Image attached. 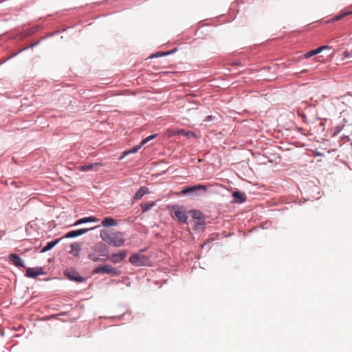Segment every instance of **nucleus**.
I'll return each mask as SVG.
<instances>
[{"mask_svg":"<svg viewBox=\"0 0 352 352\" xmlns=\"http://www.w3.org/2000/svg\"><path fill=\"white\" fill-rule=\"evenodd\" d=\"M100 237L103 241L113 247H121L124 243V235L121 232L101 231Z\"/></svg>","mask_w":352,"mask_h":352,"instance_id":"obj_1","label":"nucleus"},{"mask_svg":"<svg viewBox=\"0 0 352 352\" xmlns=\"http://www.w3.org/2000/svg\"><path fill=\"white\" fill-rule=\"evenodd\" d=\"M94 274H108L114 276H118L121 274V271L110 265H100L93 270Z\"/></svg>","mask_w":352,"mask_h":352,"instance_id":"obj_2","label":"nucleus"},{"mask_svg":"<svg viewBox=\"0 0 352 352\" xmlns=\"http://www.w3.org/2000/svg\"><path fill=\"white\" fill-rule=\"evenodd\" d=\"M199 190H202L204 191L206 190V186L201 184H198L194 186H188L185 187L183 189L181 190V191L179 192L180 195H190V196H197V191ZM178 195V192H177Z\"/></svg>","mask_w":352,"mask_h":352,"instance_id":"obj_3","label":"nucleus"},{"mask_svg":"<svg viewBox=\"0 0 352 352\" xmlns=\"http://www.w3.org/2000/svg\"><path fill=\"white\" fill-rule=\"evenodd\" d=\"M130 263L135 266L146 265L149 263V259L143 254H133L129 258Z\"/></svg>","mask_w":352,"mask_h":352,"instance_id":"obj_4","label":"nucleus"},{"mask_svg":"<svg viewBox=\"0 0 352 352\" xmlns=\"http://www.w3.org/2000/svg\"><path fill=\"white\" fill-rule=\"evenodd\" d=\"M44 274L42 267H28L26 269L25 276L29 278H36L38 275Z\"/></svg>","mask_w":352,"mask_h":352,"instance_id":"obj_5","label":"nucleus"},{"mask_svg":"<svg viewBox=\"0 0 352 352\" xmlns=\"http://www.w3.org/2000/svg\"><path fill=\"white\" fill-rule=\"evenodd\" d=\"M96 228V227H93V228H82V229H79V230H72V231H70V232H67L62 238L63 239H64V238H74V237L80 236L82 234H84L87 233L89 230H93V229H94Z\"/></svg>","mask_w":352,"mask_h":352,"instance_id":"obj_6","label":"nucleus"},{"mask_svg":"<svg viewBox=\"0 0 352 352\" xmlns=\"http://www.w3.org/2000/svg\"><path fill=\"white\" fill-rule=\"evenodd\" d=\"M126 256V252L125 250H122L117 254H113L110 256H108V259H109L113 263H118L123 261Z\"/></svg>","mask_w":352,"mask_h":352,"instance_id":"obj_7","label":"nucleus"},{"mask_svg":"<svg viewBox=\"0 0 352 352\" xmlns=\"http://www.w3.org/2000/svg\"><path fill=\"white\" fill-rule=\"evenodd\" d=\"M10 261L16 267H25V265L22 259L16 254H11L9 256Z\"/></svg>","mask_w":352,"mask_h":352,"instance_id":"obj_8","label":"nucleus"},{"mask_svg":"<svg viewBox=\"0 0 352 352\" xmlns=\"http://www.w3.org/2000/svg\"><path fill=\"white\" fill-rule=\"evenodd\" d=\"M101 166H102V164L97 162V163L91 164L89 165H85V166H80L78 168V169L80 171L87 172V171H90L92 170H98L99 169V168Z\"/></svg>","mask_w":352,"mask_h":352,"instance_id":"obj_9","label":"nucleus"},{"mask_svg":"<svg viewBox=\"0 0 352 352\" xmlns=\"http://www.w3.org/2000/svg\"><path fill=\"white\" fill-rule=\"evenodd\" d=\"M149 192L148 188L145 186H142L134 195L133 199L135 200L140 199L144 195Z\"/></svg>","mask_w":352,"mask_h":352,"instance_id":"obj_10","label":"nucleus"},{"mask_svg":"<svg viewBox=\"0 0 352 352\" xmlns=\"http://www.w3.org/2000/svg\"><path fill=\"white\" fill-rule=\"evenodd\" d=\"M98 219L96 218L95 217L91 216V217H85V218H82V219L77 220L74 223V226H78V225L85 223H88V222H98Z\"/></svg>","mask_w":352,"mask_h":352,"instance_id":"obj_11","label":"nucleus"},{"mask_svg":"<svg viewBox=\"0 0 352 352\" xmlns=\"http://www.w3.org/2000/svg\"><path fill=\"white\" fill-rule=\"evenodd\" d=\"M234 201L238 203H243L245 201V195L239 191H234L232 193Z\"/></svg>","mask_w":352,"mask_h":352,"instance_id":"obj_12","label":"nucleus"},{"mask_svg":"<svg viewBox=\"0 0 352 352\" xmlns=\"http://www.w3.org/2000/svg\"><path fill=\"white\" fill-rule=\"evenodd\" d=\"M63 239V238H59V239H57L54 241H50L49 243H47V245H45L41 250V252H45L50 250H51L52 248H53L56 245H57L61 240Z\"/></svg>","mask_w":352,"mask_h":352,"instance_id":"obj_13","label":"nucleus"},{"mask_svg":"<svg viewBox=\"0 0 352 352\" xmlns=\"http://www.w3.org/2000/svg\"><path fill=\"white\" fill-rule=\"evenodd\" d=\"M143 145H141V143L138 145V146H135L134 147H133L132 148L129 149V150H127V151H124L121 156L120 157V160H122L124 156H126V155H129V154H131V153H135L136 152L138 151V150Z\"/></svg>","mask_w":352,"mask_h":352,"instance_id":"obj_14","label":"nucleus"},{"mask_svg":"<svg viewBox=\"0 0 352 352\" xmlns=\"http://www.w3.org/2000/svg\"><path fill=\"white\" fill-rule=\"evenodd\" d=\"M71 250L69 251V254L75 256H79V252L80 251V246L78 243H74L71 245Z\"/></svg>","mask_w":352,"mask_h":352,"instance_id":"obj_15","label":"nucleus"},{"mask_svg":"<svg viewBox=\"0 0 352 352\" xmlns=\"http://www.w3.org/2000/svg\"><path fill=\"white\" fill-rule=\"evenodd\" d=\"M102 225L104 227L115 226L117 225V223L116 220L111 217H105L102 221Z\"/></svg>","mask_w":352,"mask_h":352,"instance_id":"obj_16","label":"nucleus"},{"mask_svg":"<svg viewBox=\"0 0 352 352\" xmlns=\"http://www.w3.org/2000/svg\"><path fill=\"white\" fill-rule=\"evenodd\" d=\"M155 204V201H150L148 203H142L140 206L143 212H147L152 208Z\"/></svg>","mask_w":352,"mask_h":352,"instance_id":"obj_17","label":"nucleus"},{"mask_svg":"<svg viewBox=\"0 0 352 352\" xmlns=\"http://www.w3.org/2000/svg\"><path fill=\"white\" fill-rule=\"evenodd\" d=\"M189 213L192 215V217L194 219H198V220H201V219H204V215H203V214L200 211H198V210H190V211H189Z\"/></svg>","mask_w":352,"mask_h":352,"instance_id":"obj_18","label":"nucleus"},{"mask_svg":"<svg viewBox=\"0 0 352 352\" xmlns=\"http://www.w3.org/2000/svg\"><path fill=\"white\" fill-rule=\"evenodd\" d=\"M319 53H320V50H318V48H317V49H316V50H314L309 51V52H308L307 53H306V54L304 55V57H305V58H310V57H311V56H314V55H316V54H319Z\"/></svg>","mask_w":352,"mask_h":352,"instance_id":"obj_19","label":"nucleus"},{"mask_svg":"<svg viewBox=\"0 0 352 352\" xmlns=\"http://www.w3.org/2000/svg\"><path fill=\"white\" fill-rule=\"evenodd\" d=\"M352 12H341L340 14H338V16H336L335 18H334V20L335 21H339L342 19H343L344 17L349 15L350 14H351Z\"/></svg>","mask_w":352,"mask_h":352,"instance_id":"obj_20","label":"nucleus"},{"mask_svg":"<svg viewBox=\"0 0 352 352\" xmlns=\"http://www.w3.org/2000/svg\"><path fill=\"white\" fill-rule=\"evenodd\" d=\"M177 219L180 221L185 222L187 219V216L186 214L177 210Z\"/></svg>","mask_w":352,"mask_h":352,"instance_id":"obj_21","label":"nucleus"},{"mask_svg":"<svg viewBox=\"0 0 352 352\" xmlns=\"http://www.w3.org/2000/svg\"><path fill=\"white\" fill-rule=\"evenodd\" d=\"M69 278L70 280H76V282H79V283H81L82 281H84L85 278L82 276H72V275H69Z\"/></svg>","mask_w":352,"mask_h":352,"instance_id":"obj_22","label":"nucleus"},{"mask_svg":"<svg viewBox=\"0 0 352 352\" xmlns=\"http://www.w3.org/2000/svg\"><path fill=\"white\" fill-rule=\"evenodd\" d=\"M156 136H157V135L154 134V135H151L146 137V138L142 140V141L141 142V145H144L145 144L148 142L150 140L154 139Z\"/></svg>","mask_w":352,"mask_h":352,"instance_id":"obj_23","label":"nucleus"},{"mask_svg":"<svg viewBox=\"0 0 352 352\" xmlns=\"http://www.w3.org/2000/svg\"><path fill=\"white\" fill-rule=\"evenodd\" d=\"M88 258H89V259H91V261H94V262H97V261H98L100 260V258H99L98 257L96 256H95L94 254H89L88 255Z\"/></svg>","mask_w":352,"mask_h":352,"instance_id":"obj_24","label":"nucleus"},{"mask_svg":"<svg viewBox=\"0 0 352 352\" xmlns=\"http://www.w3.org/2000/svg\"><path fill=\"white\" fill-rule=\"evenodd\" d=\"M331 47L329 45H322L321 47H318V50H320V53L324 50H330Z\"/></svg>","mask_w":352,"mask_h":352,"instance_id":"obj_25","label":"nucleus"},{"mask_svg":"<svg viewBox=\"0 0 352 352\" xmlns=\"http://www.w3.org/2000/svg\"><path fill=\"white\" fill-rule=\"evenodd\" d=\"M342 55H343L344 58H351V53H350L347 51H344L342 53Z\"/></svg>","mask_w":352,"mask_h":352,"instance_id":"obj_26","label":"nucleus"},{"mask_svg":"<svg viewBox=\"0 0 352 352\" xmlns=\"http://www.w3.org/2000/svg\"><path fill=\"white\" fill-rule=\"evenodd\" d=\"M163 54H161V53H156L155 54H152L150 58H153V57H157V56H162Z\"/></svg>","mask_w":352,"mask_h":352,"instance_id":"obj_27","label":"nucleus"},{"mask_svg":"<svg viewBox=\"0 0 352 352\" xmlns=\"http://www.w3.org/2000/svg\"><path fill=\"white\" fill-rule=\"evenodd\" d=\"M212 117L211 116H208L204 119V121H210L212 120Z\"/></svg>","mask_w":352,"mask_h":352,"instance_id":"obj_28","label":"nucleus"},{"mask_svg":"<svg viewBox=\"0 0 352 352\" xmlns=\"http://www.w3.org/2000/svg\"><path fill=\"white\" fill-rule=\"evenodd\" d=\"M177 135L184 134V131L182 130H180V131L177 130Z\"/></svg>","mask_w":352,"mask_h":352,"instance_id":"obj_29","label":"nucleus"},{"mask_svg":"<svg viewBox=\"0 0 352 352\" xmlns=\"http://www.w3.org/2000/svg\"><path fill=\"white\" fill-rule=\"evenodd\" d=\"M351 57H352V54H351Z\"/></svg>","mask_w":352,"mask_h":352,"instance_id":"obj_30","label":"nucleus"}]
</instances>
